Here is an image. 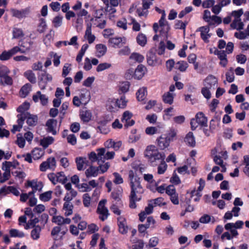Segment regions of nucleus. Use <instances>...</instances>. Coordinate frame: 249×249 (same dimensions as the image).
Here are the masks:
<instances>
[{
	"instance_id": "1",
	"label": "nucleus",
	"mask_w": 249,
	"mask_h": 249,
	"mask_svg": "<svg viewBox=\"0 0 249 249\" xmlns=\"http://www.w3.org/2000/svg\"><path fill=\"white\" fill-rule=\"evenodd\" d=\"M129 179L131 188L129 206L131 208H135V202L141 200L143 189L140 184V178L135 176L132 170L129 172Z\"/></svg>"
},
{
	"instance_id": "2",
	"label": "nucleus",
	"mask_w": 249,
	"mask_h": 249,
	"mask_svg": "<svg viewBox=\"0 0 249 249\" xmlns=\"http://www.w3.org/2000/svg\"><path fill=\"white\" fill-rule=\"evenodd\" d=\"M157 12L161 14V17L159 22V28H160V35L162 36L163 39H167V33L170 29V27L165 19L166 14L165 11L157 7Z\"/></svg>"
},
{
	"instance_id": "3",
	"label": "nucleus",
	"mask_w": 249,
	"mask_h": 249,
	"mask_svg": "<svg viewBox=\"0 0 249 249\" xmlns=\"http://www.w3.org/2000/svg\"><path fill=\"white\" fill-rule=\"evenodd\" d=\"M127 101L125 100L124 95H122L120 99H109L107 102V109L110 111H114L117 108H124L126 106Z\"/></svg>"
},
{
	"instance_id": "4",
	"label": "nucleus",
	"mask_w": 249,
	"mask_h": 249,
	"mask_svg": "<svg viewBox=\"0 0 249 249\" xmlns=\"http://www.w3.org/2000/svg\"><path fill=\"white\" fill-rule=\"evenodd\" d=\"M107 200L103 199L101 200L98 204L97 208V212L100 214L99 218L102 221H104L108 216V211L107 209L105 207Z\"/></svg>"
},
{
	"instance_id": "5",
	"label": "nucleus",
	"mask_w": 249,
	"mask_h": 249,
	"mask_svg": "<svg viewBox=\"0 0 249 249\" xmlns=\"http://www.w3.org/2000/svg\"><path fill=\"white\" fill-rule=\"evenodd\" d=\"M97 153L91 152L89 154V159L92 163L97 161V163L102 161V156L105 153L104 148H99L96 150Z\"/></svg>"
},
{
	"instance_id": "6",
	"label": "nucleus",
	"mask_w": 249,
	"mask_h": 249,
	"mask_svg": "<svg viewBox=\"0 0 249 249\" xmlns=\"http://www.w3.org/2000/svg\"><path fill=\"white\" fill-rule=\"evenodd\" d=\"M95 16L94 18L91 19L92 22L99 21L100 20L102 22L99 24L95 23L94 24L96 26L101 29H103L105 27L106 24V21L105 19H102L101 17L103 15V10L102 9L97 10L95 12Z\"/></svg>"
},
{
	"instance_id": "7",
	"label": "nucleus",
	"mask_w": 249,
	"mask_h": 249,
	"mask_svg": "<svg viewBox=\"0 0 249 249\" xmlns=\"http://www.w3.org/2000/svg\"><path fill=\"white\" fill-rule=\"evenodd\" d=\"M56 161L55 158L50 157L48 158L46 161L43 162L40 165V170L42 172L46 171L48 169H53L55 167Z\"/></svg>"
},
{
	"instance_id": "8",
	"label": "nucleus",
	"mask_w": 249,
	"mask_h": 249,
	"mask_svg": "<svg viewBox=\"0 0 249 249\" xmlns=\"http://www.w3.org/2000/svg\"><path fill=\"white\" fill-rule=\"evenodd\" d=\"M126 38L124 37H112L109 39L108 42L114 48H121L126 43Z\"/></svg>"
},
{
	"instance_id": "9",
	"label": "nucleus",
	"mask_w": 249,
	"mask_h": 249,
	"mask_svg": "<svg viewBox=\"0 0 249 249\" xmlns=\"http://www.w3.org/2000/svg\"><path fill=\"white\" fill-rule=\"evenodd\" d=\"M145 156L151 162L156 161V147L154 145L148 146L144 152Z\"/></svg>"
},
{
	"instance_id": "10",
	"label": "nucleus",
	"mask_w": 249,
	"mask_h": 249,
	"mask_svg": "<svg viewBox=\"0 0 249 249\" xmlns=\"http://www.w3.org/2000/svg\"><path fill=\"white\" fill-rule=\"evenodd\" d=\"M152 4L151 1L148 0H142V7L137 8V13L139 17L144 16L145 17L147 14V9L150 7V6Z\"/></svg>"
},
{
	"instance_id": "11",
	"label": "nucleus",
	"mask_w": 249,
	"mask_h": 249,
	"mask_svg": "<svg viewBox=\"0 0 249 249\" xmlns=\"http://www.w3.org/2000/svg\"><path fill=\"white\" fill-rule=\"evenodd\" d=\"M23 116V122L27 119L26 123L30 126H35L37 123L38 117L36 115L30 114L29 113L20 114Z\"/></svg>"
},
{
	"instance_id": "12",
	"label": "nucleus",
	"mask_w": 249,
	"mask_h": 249,
	"mask_svg": "<svg viewBox=\"0 0 249 249\" xmlns=\"http://www.w3.org/2000/svg\"><path fill=\"white\" fill-rule=\"evenodd\" d=\"M132 116V114L128 111H125L123 115L122 118V122L125 123L124 124V127H128L132 126L135 124V121L133 120H131Z\"/></svg>"
},
{
	"instance_id": "13",
	"label": "nucleus",
	"mask_w": 249,
	"mask_h": 249,
	"mask_svg": "<svg viewBox=\"0 0 249 249\" xmlns=\"http://www.w3.org/2000/svg\"><path fill=\"white\" fill-rule=\"evenodd\" d=\"M170 142V139L168 138L167 134L162 135L159 139L158 144L159 147L161 150H163L167 148Z\"/></svg>"
},
{
	"instance_id": "14",
	"label": "nucleus",
	"mask_w": 249,
	"mask_h": 249,
	"mask_svg": "<svg viewBox=\"0 0 249 249\" xmlns=\"http://www.w3.org/2000/svg\"><path fill=\"white\" fill-rule=\"evenodd\" d=\"M12 15L14 17L19 19L26 18L30 13V8H26L21 10L12 9Z\"/></svg>"
},
{
	"instance_id": "15",
	"label": "nucleus",
	"mask_w": 249,
	"mask_h": 249,
	"mask_svg": "<svg viewBox=\"0 0 249 249\" xmlns=\"http://www.w3.org/2000/svg\"><path fill=\"white\" fill-rule=\"evenodd\" d=\"M217 80L214 76L209 75L205 79L204 85L208 88L214 89L217 86Z\"/></svg>"
},
{
	"instance_id": "16",
	"label": "nucleus",
	"mask_w": 249,
	"mask_h": 249,
	"mask_svg": "<svg viewBox=\"0 0 249 249\" xmlns=\"http://www.w3.org/2000/svg\"><path fill=\"white\" fill-rule=\"evenodd\" d=\"M57 124L56 120L51 119H49L46 123V126H47V130L48 132L52 133L53 135H55L57 134V131L55 130Z\"/></svg>"
},
{
	"instance_id": "17",
	"label": "nucleus",
	"mask_w": 249,
	"mask_h": 249,
	"mask_svg": "<svg viewBox=\"0 0 249 249\" xmlns=\"http://www.w3.org/2000/svg\"><path fill=\"white\" fill-rule=\"evenodd\" d=\"M147 62L149 65L154 66L156 62V48L153 47L148 51L146 55Z\"/></svg>"
},
{
	"instance_id": "18",
	"label": "nucleus",
	"mask_w": 249,
	"mask_h": 249,
	"mask_svg": "<svg viewBox=\"0 0 249 249\" xmlns=\"http://www.w3.org/2000/svg\"><path fill=\"white\" fill-rule=\"evenodd\" d=\"M197 31L200 32V36L203 40L205 42H208V39L211 36L208 34L210 31L209 27L208 26L200 27L198 29Z\"/></svg>"
},
{
	"instance_id": "19",
	"label": "nucleus",
	"mask_w": 249,
	"mask_h": 249,
	"mask_svg": "<svg viewBox=\"0 0 249 249\" xmlns=\"http://www.w3.org/2000/svg\"><path fill=\"white\" fill-rule=\"evenodd\" d=\"M119 230L122 234H125L127 232L128 227L126 225V222L124 218L120 216L118 218Z\"/></svg>"
},
{
	"instance_id": "20",
	"label": "nucleus",
	"mask_w": 249,
	"mask_h": 249,
	"mask_svg": "<svg viewBox=\"0 0 249 249\" xmlns=\"http://www.w3.org/2000/svg\"><path fill=\"white\" fill-rule=\"evenodd\" d=\"M85 38H86L88 42L91 44L94 42L95 39L94 35L92 34L91 33V23H88L87 25V29L85 32V35L84 36Z\"/></svg>"
},
{
	"instance_id": "21",
	"label": "nucleus",
	"mask_w": 249,
	"mask_h": 249,
	"mask_svg": "<svg viewBox=\"0 0 249 249\" xmlns=\"http://www.w3.org/2000/svg\"><path fill=\"white\" fill-rule=\"evenodd\" d=\"M33 99L35 102H37L38 99L40 100V102L42 105H46L48 101V97L46 95L42 94L40 91H37L35 95L33 96Z\"/></svg>"
},
{
	"instance_id": "22",
	"label": "nucleus",
	"mask_w": 249,
	"mask_h": 249,
	"mask_svg": "<svg viewBox=\"0 0 249 249\" xmlns=\"http://www.w3.org/2000/svg\"><path fill=\"white\" fill-rule=\"evenodd\" d=\"M146 68L142 65H139L135 71L134 77L135 79H141L145 74Z\"/></svg>"
},
{
	"instance_id": "23",
	"label": "nucleus",
	"mask_w": 249,
	"mask_h": 249,
	"mask_svg": "<svg viewBox=\"0 0 249 249\" xmlns=\"http://www.w3.org/2000/svg\"><path fill=\"white\" fill-rule=\"evenodd\" d=\"M196 121L198 124L203 127L207 126V118L202 112H199L196 116Z\"/></svg>"
},
{
	"instance_id": "24",
	"label": "nucleus",
	"mask_w": 249,
	"mask_h": 249,
	"mask_svg": "<svg viewBox=\"0 0 249 249\" xmlns=\"http://www.w3.org/2000/svg\"><path fill=\"white\" fill-rule=\"evenodd\" d=\"M97 167L90 165L85 171V175L87 178L96 177L99 174Z\"/></svg>"
},
{
	"instance_id": "25",
	"label": "nucleus",
	"mask_w": 249,
	"mask_h": 249,
	"mask_svg": "<svg viewBox=\"0 0 249 249\" xmlns=\"http://www.w3.org/2000/svg\"><path fill=\"white\" fill-rule=\"evenodd\" d=\"M152 203H149L148 206L145 208V209L143 211H142L141 213H140L139 214V216H140V218L143 219V216L144 214V213L148 215L151 214L153 211L154 209V206L153 204H156V199H153L152 201Z\"/></svg>"
},
{
	"instance_id": "26",
	"label": "nucleus",
	"mask_w": 249,
	"mask_h": 249,
	"mask_svg": "<svg viewBox=\"0 0 249 249\" xmlns=\"http://www.w3.org/2000/svg\"><path fill=\"white\" fill-rule=\"evenodd\" d=\"M17 117L18 118L17 121L18 124L17 125H14L13 126V129L11 130L12 132L13 133H15L16 131H20L23 124V116L20 114H18L17 115Z\"/></svg>"
},
{
	"instance_id": "27",
	"label": "nucleus",
	"mask_w": 249,
	"mask_h": 249,
	"mask_svg": "<svg viewBox=\"0 0 249 249\" xmlns=\"http://www.w3.org/2000/svg\"><path fill=\"white\" fill-rule=\"evenodd\" d=\"M10 192L16 196L19 195V192L13 186L5 187L0 189V194H6Z\"/></svg>"
},
{
	"instance_id": "28",
	"label": "nucleus",
	"mask_w": 249,
	"mask_h": 249,
	"mask_svg": "<svg viewBox=\"0 0 249 249\" xmlns=\"http://www.w3.org/2000/svg\"><path fill=\"white\" fill-rule=\"evenodd\" d=\"M33 228L31 231V237L34 240H37L40 238L41 228L40 226L37 225Z\"/></svg>"
},
{
	"instance_id": "29",
	"label": "nucleus",
	"mask_w": 249,
	"mask_h": 249,
	"mask_svg": "<svg viewBox=\"0 0 249 249\" xmlns=\"http://www.w3.org/2000/svg\"><path fill=\"white\" fill-rule=\"evenodd\" d=\"M175 96L176 94L174 93L167 92L162 95V100L165 103L171 105L173 103Z\"/></svg>"
},
{
	"instance_id": "30",
	"label": "nucleus",
	"mask_w": 249,
	"mask_h": 249,
	"mask_svg": "<svg viewBox=\"0 0 249 249\" xmlns=\"http://www.w3.org/2000/svg\"><path fill=\"white\" fill-rule=\"evenodd\" d=\"M185 142L188 145L194 147L196 144V141L193 133L189 132L186 136L184 140Z\"/></svg>"
},
{
	"instance_id": "31",
	"label": "nucleus",
	"mask_w": 249,
	"mask_h": 249,
	"mask_svg": "<svg viewBox=\"0 0 249 249\" xmlns=\"http://www.w3.org/2000/svg\"><path fill=\"white\" fill-rule=\"evenodd\" d=\"M96 56L98 57H100L103 56L107 52V47L103 44H97L96 46Z\"/></svg>"
},
{
	"instance_id": "32",
	"label": "nucleus",
	"mask_w": 249,
	"mask_h": 249,
	"mask_svg": "<svg viewBox=\"0 0 249 249\" xmlns=\"http://www.w3.org/2000/svg\"><path fill=\"white\" fill-rule=\"evenodd\" d=\"M75 161L77 164V168L79 171L83 170L84 169V164H87L88 162L86 158L82 157L76 158Z\"/></svg>"
},
{
	"instance_id": "33",
	"label": "nucleus",
	"mask_w": 249,
	"mask_h": 249,
	"mask_svg": "<svg viewBox=\"0 0 249 249\" xmlns=\"http://www.w3.org/2000/svg\"><path fill=\"white\" fill-rule=\"evenodd\" d=\"M27 186L32 187L33 190H34L36 191L37 190H41L43 187V185L41 182H37V181L34 180L28 181Z\"/></svg>"
},
{
	"instance_id": "34",
	"label": "nucleus",
	"mask_w": 249,
	"mask_h": 249,
	"mask_svg": "<svg viewBox=\"0 0 249 249\" xmlns=\"http://www.w3.org/2000/svg\"><path fill=\"white\" fill-rule=\"evenodd\" d=\"M104 162L105 161H101L98 163L99 166L97 167V168L98 169L99 173L103 174L106 172L109 168L110 166V163L108 162H107L103 164Z\"/></svg>"
},
{
	"instance_id": "35",
	"label": "nucleus",
	"mask_w": 249,
	"mask_h": 249,
	"mask_svg": "<svg viewBox=\"0 0 249 249\" xmlns=\"http://www.w3.org/2000/svg\"><path fill=\"white\" fill-rule=\"evenodd\" d=\"M244 223L243 221L238 220L235 223H229L225 225V228L226 230H229L231 228H234L235 229H239L242 228Z\"/></svg>"
},
{
	"instance_id": "36",
	"label": "nucleus",
	"mask_w": 249,
	"mask_h": 249,
	"mask_svg": "<svg viewBox=\"0 0 249 249\" xmlns=\"http://www.w3.org/2000/svg\"><path fill=\"white\" fill-rule=\"evenodd\" d=\"M91 113L89 110H84L80 113L81 119L85 122H88L91 119Z\"/></svg>"
},
{
	"instance_id": "37",
	"label": "nucleus",
	"mask_w": 249,
	"mask_h": 249,
	"mask_svg": "<svg viewBox=\"0 0 249 249\" xmlns=\"http://www.w3.org/2000/svg\"><path fill=\"white\" fill-rule=\"evenodd\" d=\"M31 89V85L30 84H26L20 90V96L21 97H25L29 93Z\"/></svg>"
},
{
	"instance_id": "38",
	"label": "nucleus",
	"mask_w": 249,
	"mask_h": 249,
	"mask_svg": "<svg viewBox=\"0 0 249 249\" xmlns=\"http://www.w3.org/2000/svg\"><path fill=\"white\" fill-rule=\"evenodd\" d=\"M54 141L52 137H47L44 138L40 140V144L44 148H47L49 145L51 144Z\"/></svg>"
},
{
	"instance_id": "39",
	"label": "nucleus",
	"mask_w": 249,
	"mask_h": 249,
	"mask_svg": "<svg viewBox=\"0 0 249 249\" xmlns=\"http://www.w3.org/2000/svg\"><path fill=\"white\" fill-rule=\"evenodd\" d=\"M146 94V89L145 88H142L139 89L136 95L138 101H142L144 100Z\"/></svg>"
},
{
	"instance_id": "40",
	"label": "nucleus",
	"mask_w": 249,
	"mask_h": 249,
	"mask_svg": "<svg viewBox=\"0 0 249 249\" xmlns=\"http://www.w3.org/2000/svg\"><path fill=\"white\" fill-rule=\"evenodd\" d=\"M4 124V120L2 117L0 116V137H7L9 135V132L5 129H2L1 126Z\"/></svg>"
},
{
	"instance_id": "41",
	"label": "nucleus",
	"mask_w": 249,
	"mask_h": 249,
	"mask_svg": "<svg viewBox=\"0 0 249 249\" xmlns=\"http://www.w3.org/2000/svg\"><path fill=\"white\" fill-rule=\"evenodd\" d=\"M24 75L31 83H35L36 82L35 74L32 71H27L24 72Z\"/></svg>"
},
{
	"instance_id": "42",
	"label": "nucleus",
	"mask_w": 249,
	"mask_h": 249,
	"mask_svg": "<svg viewBox=\"0 0 249 249\" xmlns=\"http://www.w3.org/2000/svg\"><path fill=\"white\" fill-rule=\"evenodd\" d=\"M129 58L135 62L141 63L144 60V57L142 55L139 53H133L131 54Z\"/></svg>"
},
{
	"instance_id": "43",
	"label": "nucleus",
	"mask_w": 249,
	"mask_h": 249,
	"mask_svg": "<svg viewBox=\"0 0 249 249\" xmlns=\"http://www.w3.org/2000/svg\"><path fill=\"white\" fill-rule=\"evenodd\" d=\"M11 237L22 238L24 237L25 234L23 232L17 229H11L9 231Z\"/></svg>"
},
{
	"instance_id": "44",
	"label": "nucleus",
	"mask_w": 249,
	"mask_h": 249,
	"mask_svg": "<svg viewBox=\"0 0 249 249\" xmlns=\"http://www.w3.org/2000/svg\"><path fill=\"white\" fill-rule=\"evenodd\" d=\"M43 155V152L39 148H36L32 151V157L34 160H38Z\"/></svg>"
},
{
	"instance_id": "45",
	"label": "nucleus",
	"mask_w": 249,
	"mask_h": 249,
	"mask_svg": "<svg viewBox=\"0 0 249 249\" xmlns=\"http://www.w3.org/2000/svg\"><path fill=\"white\" fill-rule=\"evenodd\" d=\"M129 83L127 81L122 83L119 86V94L127 92L129 89Z\"/></svg>"
},
{
	"instance_id": "46",
	"label": "nucleus",
	"mask_w": 249,
	"mask_h": 249,
	"mask_svg": "<svg viewBox=\"0 0 249 249\" xmlns=\"http://www.w3.org/2000/svg\"><path fill=\"white\" fill-rule=\"evenodd\" d=\"M137 43L141 46H144L146 42L147 39L146 36L143 34H139L136 38Z\"/></svg>"
},
{
	"instance_id": "47",
	"label": "nucleus",
	"mask_w": 249,
	"mask_h": 249,
	"mask_svg": "<svg viewBox=\"0 0 249 249\" xmlns=\"http://www.w3.org/2000/svg\"><path fill=\"white\" fill-rule=\"evenodd\" d=\"M73 206L70 204V202H65L64 204L63 209L66 211L65 214L69 216L72 213Z\"/></svg>"
},
{
	"instance_id": "48",
	"label": "nucleus",
	"mask_w": 249,
	"mask_h": 249,
	"mask_svg": "<svg viewBox=\"0 0 249 249\" xmlns=\"http://www.w3.org/2000/svg\"><path fill=\"white\" fill-rule=\"evenodd\" d=\"M13 84V80L12 78L9 76L8 75L2 77L0 78V85H11Z\"/></svg>"
},
{
	"instance_id": "49",
	"label": "nucleus",
	"mask_w": 249,
	"mask_h": 249,
	"mask_svg": "<svg viewBox=\"0 0 249 249\" xmlns=\"http://www.w3.org/2000/svg\"><path fill=\"white\" fill-rule=\"evenodd\" d=\"M226 80L229 83L232 82L234 80V70L232 68H230L226 73Z\"/></svg>"
},
{
	"instance_id": "50",
	"label": "nucleus",
	"mask_w": 249,
	"mask_h": 249,
	"mask_svg": "<svg viewBox=\"0 0 249 249\" xmlns=\"http://www.w3.org/2000/svg\"><path fill=\"white\" fill-rule=\"evenodd\" d=\"M29 103L27 102H24L23 104L18 107L17 110L18 112L20 113V114L27 113V112H26V111L29 108Z\"/></svg>"
},
{
	"instance_id": "51",
	"label": "nucleus",
	"mask_w": 249,
	"mask_h": 249,
	"mask_svg": "<svg viewBox=\"0 0 249 249\" xmlns=\"http://www.w3.org/2000/svg\"><path fill=\"white\" fill-rule=\"evenodd\" d=\"M105 153L102 156V161H105V160H110L114 158L115 153L113 151H107L106 149L104 148Z\"/></svg>"
},
{
	"instance_id": "52",
	"label": "nucleus",
	"mask_w": 249,
	"mask_h": 249,
	"mask_svg": "<svg viewBox=\"0 0 249 249\" xmlns=\"http://www.w3.org/2000/svg\"><path fill=\"white\" fill-rule=\"evenodd\" d=\"M122 189H118L117 190L114 191L111 193V196L115 201H119L121 200L122 196Z\"/></svg>"
},
{
	"instance_id": "53",
	"label": "nucleus",
	"mask_w": 249,
	"mask_h": 249,
	"mask_svg": "<svg viewBox=\"0 0 249 249\" xmlns=\"http://www.w3.org/2000/svg\"><path fill=\"white\" fill-rule=\"evenodd\" d=\"M24 36L22 30L20 29L14 28L13 30V38H18Z\"/></svg>"
},
{
	"instance_id": "54",
	"label": "nucleus",
	"mask_w": 249,
	"mask_h": 249,
	"mask_svg": "<svg viewBox=\"0 0 249 249\" xmlns=\"http://www.w3.org/2000/svg\"><path fill=\"white\" fill-rule=\"evenodd\" d=\"M167 165L165 161H160V163L158 167V173L162 174L167 170Z\"/></svg>"
},
{
	"instance_id": "55",
	"label": "nucleus",
	"mask_w": 249,
	"mask_h": 249,
	"mask_svg": "<svg viewBox=\"0 0 249 249\" xmlns=\"http://www.w3.org/2000/svg\"><path fill=\"white\" fill-rule=\"evenodd\" d=\"M52 191H48L40 195L39 198L43 201H48L52 197Z\"/></svg>"
},
{
	"instance_id": "56",
	"label": "nucleus",
	"mask_w": 249,
	"mask_h": 249,
	"mask_svg": "<svg viewBox=\"0 0 249 249\" xmlns=\"http://www.w3.org/2000/svg\"><path fill=\"white\" fill-rule=\"evenodd\" d=\"M177 68L181 71H184L188 68V64L183 61L178 62L177 64Z\"/></svg>"
},
{
	"instance_id": "57",
	"label": "nucleus",
	"mask_w": 249,
	"mask_h": 249,
	"mask_svg": "<svg viewBox=\"0 0 249 249\" xmlns=\"http://www.w3.org/2000/svg\"><path fill=\"white\" fill-rule=\"evenodd\" d=\"M56 175V181H58V182H61L63 184L65 183L67 181V178L65 176L63 172L57 173Z\"/></svg>"
},
{
	"instance_id": "58",
	"label": "nucleus",
	"mask_w": 249,
	"mask_h": 249,
	"mask_svg": "<svg viewBox=\"0 0 249 249\" xmlns=\"http://www.w3.org/2000/svg\"><path fill=\"white\" fill-rule=\"evenodd\" d=\"M63 17L58 16L53 18V23L55 28H58L62 25Z\"/></svg>"
},
{
	"instance_id": "59",
	"label": "nucleus",
	"mask_w": 249,
	"mask_h": 249,
	"mask_svg": "<svg viewBox=\"0 0 249 249\" xmlns=\"http://www.w3.org/2000/svg\"><path fill=\"white\" fill-rule=\"evenodd\" d=\"M47 25L46 23L45 20L44 18L40 19L39 25L38 26L37 31L40 33H43L46 30Z\"/></svg>"
},
{
	"instance_id": "60",
	"label": "nucleus",
	"mask_w": 249,
	"mask_h": 249,
	"mask_svg": "<svg viewBox=\"0 0 249 249\" xmlns=\"http://www.w3.org/2000/svg\"><path fill=\"white\" fill-rule=\"evenodd\" d=\"M127 20L125 18H122L117 21V26L119 28L125 30L127 29Z\"/></svg>"
},
{
	"instance_id": "61",
	"label": "nucleus",
	"mask_w": 249,
	"mask_h": 249,
	"mask_svg": "<svg viewBox=\"0 0 249 249\" xmlns=\"http://www.w3.org/2000/svg\"><path fill=\"white\" fill-rule=\"evenodd\" d=\"M111 64L107 63H103L100 64L96 68V71L98 72L102 71L111 67Z\"/></svg>"
},
{
	"instance_id": "62",
	"label": "nucleus",
	"mask_w": 249,
	"mask_h": 249,
	"mask_svg": "<svg viewBox=\"0 0 249 249\" xmlns=\"http://www.w3.org/2000/svg\"><path fill=\"white\" fill-rule=\"evenodd\" d=\"M17 143L20 148H23L25 145V139L22 137L21 134L17 135Z\"/></svg>"
},
{
	"instance_id": "63",
	"label": "nucleus",
	"mask_w": 249,
	"mask_h": 249,
	"mask_svg": "<svg viewBox=\"0 0 249 249\" xmlns=\"http://www.w3.org/2000/svg\"><path fill=\"white\" fill-rule=\"evenodd\" d=\"M78 188L81 192H90L91 190V187L89 186L88 184L84 183L78 186Z\"/></svg>"
},
{
	"instance_id": "64",
	"label": "nucleus",
	"mask_w": 249,
	"mask_h": 249,
	"mask_svg": "<svg viewBox=\"0 0 249 249\" xmlns=\"http://www.w3.org/2000/svg\"><path fill=\"white\" fill-rule=\"evenodd\" d=\"M83 204L85 207H88L90 204L91 198L88 194H85L83 196Z\"/></svg>"
}]
</instances>
